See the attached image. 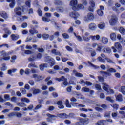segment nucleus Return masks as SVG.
Returning a JSON list of instances; mask_svg holds the SVG:
<instances>
[{"label": "nucleus", "instance_id": "obj_47", "mask_svg": "<svg viewBox=\"0 0 125 125\" xmlns=\"http://www.w3.org/2000/svg\"><path fill=\"white\" fill-rule=\"evenodd\" d=\"M42 104H38V105H37L36 106V107L34 109V112H37V110H40V109H41V108H42Z\"/></svg>", "mask_w": 125, "mask_h": 125}, {"label": "nucleus", "instance_id": "obj_61", "mask_svg": "<svg viewBox=\"0 0 125 125\" xmlns=\"http://www.w3.org/2000/svg\"><path fill=\"white\" fill-rule=\"evenodd\" d=\"M97 13H98V15H99L100 16H103V11H102L101 10H98L97 11Z\"/></svg>", "mask_w": 125, "mask_h": 125}, {"label": "nucleus", "instance_id": "obj_53", "mask_svg": "<svg viewBox=\"0 0 125 125\" xmlns=\"http://www.w3.org/2000/svg\"><path fill=\"white\" fill-rule=\"evenodd\" d=\"M111 106L113 109H115V110H118L119 108V105H118L117 104H114L112 105H111Z\"/></svg>", "mask_w": 125, "mask_h": 125}, {"label": "nucleus", "instance_id": "obj_56", "mask_svg": "<svg viewBox=\"0 0 125 125\" xmlns=\"http://www.w3.org/2000/svg\"><path fill=\"white\" fill-rule=\"evenodd\" d=\"M4 31L6 34H8V35H10V34H11V32H10V30L7 28H4Z\"/></svg>", "mask_w": 125, "mask_h": 125}, {"label": "nucleus", "instance_id": "obj_3", "mask_svg": "<svg viewBox=\"0 0 125 125\" xmlns=\"http://www.w3.org/2000/svg\"><path fill=\"white\" fill-rule=\"evenodd\" d=\"M24 11V9L23 6L21 7H16L14 9V12L16 15H18V16H21L22 15V12Z\"/></svg>", "mask_w": 125, "mask_h": 125}, {"label": "nucleus", "instance_id": "obj_23", "mask_svg": "<svg viewBox=\"0 0 125 125\" xmlns=\"http://www.w3.org/2000/svg\"><path fill=\"white\" fill-rule=\"evenodd\" d=\"M62 101H59L57 102V104L59 105L58 108L59 109H64V105L62 104Z\"/></svg>", "mask_w": 125, "mask_h": 125}, {"label": "nucleus", "instance_id": "obj_51", "mask_svg": "<svg viewBox=\"0 0 125 125\" xmlns=\"http://www.w3.org/2000/svg\"><path fill=\"white\" fill-rule=\"evenodd\" d=\"M73 107H76L77 108H80V104L78 103H71Z\"/></svg>", "mask_w": 125, "mask_h": 125}, {"label": "nucleus", "instance_id": "obj_5", "mask_svg": "<svg viewBox=\"0 0 125 125\" xmlns=\"http://www.w3.org/2000/svg\"><path fill=\"white\" fill-rule=\"evenodd\" d=\"M70 5L72 6L73 10H77L78 9V1L77 0H72L70 1Z\"/></svg>", "mask_w": 125, "mask_h": 125}, {"label": "nucleus", "instance_id": "obj_4", "mask_svg": "<svg viewBox=\"0 0 125 125\" xmlns=\"http://www.w3.org/2000/svg\"><path fill=\"white\" fill-rule=\"evenodd\" d=\"M103 88L104 90H105V91L107 92L108 94H112V93H114V90L113 89L108 90V88H109V85L106 83H103Z\"/></svg>", "mask_w": 125, "mask_h": 125}, {"label": "nucleus", "instance_id": "obj_20", "mask_svg": "<svg viewBox=\"0 0 125 125\" xmlns=\"http://www.w3.org/2000/svg\"><path fill=\"white\" fill-rule=\"evenodd\" d=\"M109 42V41L108 40V38L104 37L102 38V42L104 44H107L108 42Z\"/></svg>", "mask_w": 125, "mask_h": 125}, {"label": "nucleus", "instance_id": "obj_43", "mask_svg": "<svg viewBox=\"0 0 125 125\" xmlns=\"http://www.w3.org/2000/svg\"><path fill=\"white\" fill-rule=\"evenodd\" d=\"M28 68H32V67L33 68H38V66L35 64V62H31L28 65Z\"/></svg>", "mask_w": 125, "mask_h": 125}, {"label": "nucleus", "instance_id": "obj_26", "mask_svg": "<svg viewBox=\"0 0 125 125\" xmlns=\"http://www.w3.org/2000/svg\"><path fill=\"white\" fill-rule=\"evenodd\" d=\"M16 71H17V69L16 68L10 69L8 70V74L10 75V76H13V75L12 74V73H15Z\"/></svg>", "mask_w": 125, "mask_h": 125}, {"label": "nucleus", "instance_id": "obj_49", "mask_svg": "<svg viewBox=\"0 0 125 125\" xmlns=\"http://www.w3.org/2000/svg\"><path fill=\"white\" fill-rule=\"evenodd\" d=\"M107 72H109L110 73H116L117 70H116L115 69L113 68H110L108 69L107 70Z\"/></svg>", "mask_w": 125, "mask_h": 125}, {"label": "nucleus", "instance_id": "obj_58", "mask_svg": "<svg viewBox=\"0 0 125 125\" xmlns=\"http://www.w3.org/2000/svg\"><path fill=\"white\" fill-rule=\"evenodd\" d=\"M49 37V35L46 34H44L42 35V38L44 40H47Z\"/></svg>", "mask_w": 125, "mask_h": 125}, {"label": "nucleus", "instance_id": "obj_30", "mask_svg": "<svg viewBox=\"0 0 125 125\" xmlns=\"http://www.w3.org/2000/svg\"><path fill=\"white\" fill-rule=\"evenodd\" d=\"M119 31L120 33L122 34V35H125V29L123 27H119Z\"/></svg>", "mask_w": 125, "mask_h": 125}, {"label": "nucleus", "instance_id": "obj_57", "mask_svg": "<svg viewBox=\"0 0 125 125\" xmlns=\"http://www.w3.org/2000/svg\"><path fill=\"white\" fill-rule=\"evenodd\" d=\"M95 87L97 90H101V86L98 84H96L95 85Z\"/></svg>", "mask_w": 125, "mask_h": 125}, {"label": "nucleus", "instance_id": "obj_39", "mask_svg": "<svg viewBox=\"0 0 125 125\" xmlns=\"http://www.w3.org/2000/svg\"><path fill=\"white\" fill-rule=\"evenodd\" d=\"M15 6V0H12L11 2L9 4L10 8H13Z\"/></svg>", "mask_w": 125, "mask_h": 125}, {"label": "nucleus", "instance_id": "obj_32", "mask_svg": "<svg viewBox=\"0 0 125 125\" xmlns=\"http://www.w3.org/2000/svg\"><path fill=\"white\" fill-rule=\"evenodd\" d=\"M81 120H82V124L83 125H87L89 123L88 118H85V119H83V118H81Z\"/></svg>", "mask_w": 125, "mask_h": 125}, {"label": "nucleus", "instance_id": "obj_35", "mask_svg": "<svg viewBox=\"0 0 125 125\" xmlns=\"http://www.w3.org/2000/svg\"><path fill=\"white\" fill-rule=\"evenodd\" d=\"M54 4H55V5H62L63 2L60 0H57L55 1Z\"/></svg>", "mask_w": 125, "mask_h": 125}, {"label": "nucleus", "instance_id": "obj_60", "mask_svg": "<svg viewBox=\"0 0 125 125\" xmlns=\"http://www.w3.org/2000/svg\"><path fill=\"white\" fill-rule=\"evenodd\" d=\"M42 57V54L41 53H38L36 56V59H41Z\"/></svg>", "mask_w": 125, "mask_h": 125}, {"label": "nucleus", "instance_id": "obj_64", "mask_svg": "<svg viewBox=\"0 0 125 125\" xmlns=\"http://www.w3.org/2000/svg\"><path fill=\"white\" fill-rule=\"evenodd\" d=\"M79 83H80V84H83V85H85V81L83 79H81Z\"/></svg>", "mask_w": 125, "mask_h": 125}, {"label": "nucleus", "instance_id": "obj_38", "mask_svg": "<svg viewBox=\"0 0 125 125\" xmlns=\"http://www.w3.org/2000/svg\"><path fill=\"white\" fill-rule=\"evenodd\" d=\"M49 63L50 66L52 67L53 66H54V65H55V60H54V59H52V60H51V61Z\"/></svg>", "mask_w": 125, "mask_h": 125}, {"label": "nucleus", "instance_id": "obj_40", "mask_svg": "<svg viewBox=\"0 0 125 125\" xmlns=\"http://www.w3.org/2000/svg\"><path fill=\"white\" fill-rule=\"evenodd\" d=\"M98 26L99 29H105V27H106V25L104 23H103L98 24Z\"/></svg>", "mask_w": 125, "mask_h": 125}, {"label": "nucleus", "instance_id": "obj_42", "mask_svg": "<svg viewBox=\"0 0 125 125\" xmlns=\"http://www.w3.org/2000/svg\"><path fill=\"white\" fill-rule=\"evenodd\" d=\"M29 33H30L31 35H34L35 34H38L39 32L36 29H30L29 30Z\"/></svg>", "mask_w": 125, "mask_h": 125}, {"label": "nucleus", "instance_id": "obj_55", "mask_svg": "<svg viewBox=\"0 0 125 125\" xmlns=\"http://www.w3.org/2000/svg\"><path fill=\"white\" fill-rule=\"evenodd\" d=\"M106 100L107 101H109V102H111V103H113L114 102V100L112 98V97L108 96L106 97Z\"/></svg>", "mask_w": 125, "mask_h": 125}, {"label": "nucleus", "instance_id": "obj_59", "mask_svg": "<svg viewBox=\"0 0 125 125\" xmlns=\"http://www.w3.org/2000/svg\"><path fill=\"white\" fill-rule=\"evenodd\" d=\"M83 125V120L80 119V121L78 122L75 123V125Z\"/></svg>", "mask_w": 125, "mask_h": 125}, {"label": "nucleus", "instance_id": "obj_15", "mask_svg": "<svg viewBox=\"0 0 125 125\" xmlns=\"http://www.w3.org/2000/svg\"><path fill=\"white\" fill-rule=\"evenodd\" d=\"M32 90L33 91V94L35 95L37 94H39V93H41L42 91L39 89H36L35 88H32Z\"/></svg>", "mask_w": 125, "mask_h": 125}, {"label": "nucleus", "instance_id": "obj_19", "mask_svg": "<svg viewBox=\"0 0 125 125\" xmlns=\"http://www.w3.org/2000/svg\"><path fill=\"white\" fill-rule=\"evenodd\" d=\"M110 37L111 40H112V41H116V40H117V35L115 33H111L110 35Z\"/></svg>", "mask_w": 125, "mask_h": 125}, {"label": "nucleus", "instance_id": "obj_22", "mask_svg": "<svg viewBox=\"0 0 125 125\" xmlns=\"http://www.w3.org/2000/svg\"><path fill=\"white\" fill-rule=\"evenodd\" d=\"M44 59L45 62H46V63H49L53 58H51L50 56H47L44 57Z\"/></svg>", "mask_w": 125, "mask_h": 125}, {"label": "nucleus", "instance_id": "obj_2", "mask_svg": "<svg viewBox=\"0 0 125 125\" xmlns=\"http://www.w3.org/2000/svg\"><path fill=\"white\" fill-rule=\"evenodd\" d=\"M94 20V15L92 13H88L84 18V21L86 23H89L90 21Z\"/></svg>", "mask_w": 125, "mask_h": 125}, {"label": "nucleus", "instance_id": "obj_45", "mask_svg": "<svg viewBox=\"0 0 125 125\" xmlns=\"http://www.w3.org/2000/svg\"><path fill=\"white\" fill-rule=\"evenodd\" d=\"M119 91H120V92L123 93L124 95H125V86H122Z\"/></svg>", "mask_w": 125, "mask_h": 125}, {"label": "nucleus", "instance_id": "obj_29", "mask_svg": "<svg viewBox=\"0 0 125 125\" xmlns=\"http://www.w3.org/2000/svg\"><path fill=\"white\" fill-rule=\"evenodd\" d=\"M16 59H17V57L16 55H13L11 58L10 62L11 63H15V61Z\"/></svg>", "mask_w": 125, "mask_h": 125}, {"label": "nucleus", "instance_id": "obj_33", "mask_svg": "<svg viewBox=\"0 0 125 125\" xmlns=\"http://www.w3.org/2000/svg\"><path fill=\"white\" fill-rule=\"evenodd\" d=\"M90 89L86 87H83L82 88L81 91L82 92H89Z\"/></svg>", "mask_w": 125, "mask_h": 125}, {"label": "nucleus", "instance_id": "obj_14", "mask_svg": "<svg viewBox=\"0 0 125 125\" xmlns=\"http://www.w3.org/2000/svg\"><path fill=\"white\" fill-rule=\"evenodd\" d=\"M51 52L52 53V54H54V55H58L59 56H61V55H62L61 54V53L60 52V51L57 50L55 49H53L51 50Z\"/></svg>", "mask_w": 125, "mask_h": 125}, {"label": "nucleus", "instance_id": "obj_16", "mask_svg": "<svg viewBox=\"0 0 125 125\" xmlns=\"http://www.w3.org/2000/svg\"><path fill=\"white\" fill-rule=\"evenodd\" d=\"M0 15H1L4 19H7V18H8V15L4 11L0 12Z\"/></svg>", "mask_w": 125, "mask_h": 125}, {"label": "nucleus", "instance_id": "obj_63", "mask_svg": "<svg viewBox=\"0 0 125 125\" xmlns=\"http://www.w3.org/2000/svg\"><path fill=\"white\" fill-rule=\"evenodd\" d=\"M31 0H29L26 2L25 4H26V5L28 6V7L30 8V7H31Z\"/></svg>", "mask_w": 125, "mask_h": 125}, {"label": "nucleus", "instance_id": "obj_24", "mask_svg": "<svg viewBox=\"0 0 125 125\" xmlns=\"http://www.w3.org/2000/svg\"><path fill=\"white\" fill-rule=\"evenodd\" d=\"M111 51H112V50L109 47L104 48L103 49V52L105 53H111Z\"/></svg>", "mask_w": 125, "mask_h": 125}, {"label": "nucleus", "instance_id": "obj_48", "mask_svg": "<svg viewBox=\"0 0 125 125\" xmlns=\"http://www.w3.org/2000/svg\"><path fill=\"white\" fill-rule=\"evenodd\" d=\"M4 98L5 100H6V101H8V100H10V96L8 94H5L4 95Z\"/></svg>", "mask_w": 125, "mask_h": 125}, {"label": "nucleus", "instance_id": "obj_46", "mask_svg": "<svg viewBox=\"0 0 125 125\" xmlns=\"http://www.w3.org/2000/svg\"><path fill=\"white\" fill-rule=\"evenodd\" d=\"M68 115L67 119H75V114L73 113H70Z\"/></svg>", "mask_w": 125, "mask_h": 125}, {"label": "nucleus", "instance_id": "obj_28", "mask_svg": "<svg viewBox=\"0 0 125 125\" xmlns=\"http://www.w3.org/2000/svg\"><path fill=\"white\" fill-rule=\"evenodd\" d=\"M116 100L117 101H123V98L122 97V94H119L116 96Z\"/></svg>", "mask_w": 125, "mask_h": 125}, {"label": "nucleus", "instance_id": "obj_12", "mask_svg": "<svg viewBox=\"0 0 125 125\" xmlns=\"http://www.w3.org/2000/svg\"><path fill=\"white\" fill-rule=\"evenodd\" d=\"M57 117L61 119H68V115L66 113H60L57 114Z\"/></svg>", "mask_w": 125, "mask_h": 125}, {"label": "nucleus", "instance_id": "obj_8", "mask_svg": "<svg viewBox=\"0 0 125 125\" xmlns=\"http://www.w3.org/2000/svg\"><path fill=\"white\" fill-rule=\"evenodd\" d=\"M117 23V16L115 15H113L111 17V19L109 20V24L111 26H114V25H116Z\"/></svg>", "mask_w": 125, "mask_h": 125}, {"label": "nucleus", "instance_id": "obj_34", "mask_svg": "<svg viewBox=\"0 0 125 125\" xmlns=\"http://www.w3.org/2000/svg\"><path fill=\"white\" fill-rule=\"evenodd\" d=\"M17 106H19V107H26V104L22 102H20V103H17Z\"/></svg>", "mask_w": 125, "mask_h": 125}, {"label": "nucleus", "instance_id": "obj_17", "mask_svg": "<svg viewBox=\"0 0 125 125\" xmlns=\"http://www.w3.org/2000/svg\"><path fill=\"white\" fill-rule=\"evenodd\" d=\"M73 74H75L76 77H78V78H83V74L77 72V70H74L73 71Z\"/></svg>", "mask_w": 125, "mask_h": 125}, {"label": "nucleus", "instance_id": "obj_1", "mask_svg": "<svg viewBox=\"0 0 125 125\" xmlns=\"http://www.w3.org/2000/svg\"><path fill=\"white\" fill-rule=\"evenodd\" d=\"M13 53V51H10L8 52H6L5 50H2L0 51V54L3 58H1L0 57V61H2V60H4L5 61H7L8 60H10V56L9 55H11Z\"/></svg>", "mask_w": 125, "mask_h": 125}, {"label": "nucleus", "instance_id": "obj_6", "mask_svg": "<svg viewBox=\"0 0 125 125\" xmlns=\"http://www.w3.org/2000/svg\"><path fill=\"white\" fill-rule=\"evenodd\" d=\"M32 78L34 79L35 82H41L42 80H43L44 77H42V76H40L38 74H33Z\"/></svg>", "mask_w": 125, "mask_h": 125}, {"label": "nucleus", "instance_id": "obj_21", "mask_svg": "<svg viewBox=\"0 0 125 125\" xmlns=\"http://www.w3.org/2000/svg\"><path fill=\"white\" fill-rule=\"evenodd\" d=\"M11 37L13 41H17V40H18L20 38L19 35L13 34L11 35Z\"/></svg>", "mask_w": 125, "mask_h": 125}, {"label": "nucleus", "instance_id": "obj_18", "mask_svg": "<svg viewBox=\"0 0 125 125\" xmlns=\"http://www.w3.org/2000/svg\"><path fill=\"white\" fill-rule=\"evenodd\" d=\"M36 59H37V57L36 55L33 54L29 58H28V61L32 62V61H35Z\"/></svg>", "mask_w": 125, "mask_h": 125}, {"label": "nucleus", "instance_id": "obj_41", "mask_svg": "<svg viewBox=\"0 0 125 125\" xmlns=\"http://www.w3.org/2000/svg\"><path fill=\"white\" fill-rule=\"evenodd\" d=\"M21 102H26V103H30V100L27 98H22L21 99Z\"/></svg>", "mask_w": 125, "mask_h": 125}, {"label": "nucleus", "instance_id": "obj_11", "mask_svg": "<svg viewBox=\"0 0 125 125\" xmlns=\"http://www.w3.org/2000/svg\"><path fill=\"white\" fill-rule=\"evenodd\" d=\"M107 123V121L104 120H99L95 123V125H105Z\"/></svg>", "mask_w": 125, "mask_h": 125}, {"label": "nucleus", "instance_id": "obj_37", "mask_svg": "<svg viewBox=\"0 0 125 125\" xmlns=\"http://www.w3.org/2000/svg\"><path fill=\"white\" fill-rule=\"evenodd\" d=\"M62 87H65V86H67L68 85V79H66L65 81L61 84Z\"/></svg>", "mask_w": 125, "mask_h": 125}, {"label": "nucleus", "instance_id": "obj_25", "mask_svg": "<svg viewBox=\"0 0 125 125\" xmlns=\"http://www.w3.org/2000/svg\"><path fill=\"white\" fill-rule=\"evenodd\" d=\"M100 73L102 74V75H103L104 77H107L108 76H111V73H110V72L101 71Z\"/></svg>", "mask_w": 125, "mask_h": 125}, {"label": "nucleus", "instance_id": "obj_27", "mask_svg": "<svg viewBox=\"0 0 125 125\" xmlns=\"http://www.w3.org/2000/svg\"><path fill=\"white\" fill-rule=\"evenodd\" d=\"M114 45L116 48H117L118 50H122V45L119 42H116Z\"/></svg>", "mask_w": 125, "mask_h": 125}, {"label": "nucleus", "instance_id": "obj_9", "mask_svg": "<svg viewBox=\"0 0 125 125\" xmlns=\"http://www.w3.org/2000/svg\"><path fill=\"white\" fill-rule=\"evenodd\" d=\"M79 16H80V14L77 12H72L70 13V17L74 19H77Z\"/></svg>", "mask_w": 125, "mask_h": 125}, {"label": "nucleus", "instance_id": "obj_54", "mask_svg": "<svg viewBox=\"0 0 125 125\" xmlns=\"http://www.w3.org/2000/svg\"><path fill=\"white\" fill-rule=\"evenodd\" d=\"M24 73L26 75H29L31 73V70L29 68H27L25 69Z\"/></svg>", "mask_w": 125, "mask_h": 125}, {"label": "nucleus", "instance_id": "obj_7", "mask_svg": "<svg viewBox=\"0 0 125 125\" xmlns=\"http://www.w3.org/2000/svg\"><path fill=\"white\" fill-rule=\"evenodd\" d=\"M90 34L89 33L86 32L82 35V38L84 42H89V41H90L91 37L89 36Z\"/></svg>", "mask_w": 125, "mask_h": 125}, {"label": "nucleus", "instance_id": "obj_50", "mask_svg": "<svg viewBox=\"0 0 125 125\" xmlns=\"http://www.w3.org/2000/svg\"><path fill=\"white\" fill-rule=\"evenodd\" d=\"M15 116H16V113L15 112H12L8 114L9 118H13V117H15Z\"/></svg>", "mask_w": 125, "mask_h": 125}, {"label": "nucleus", "instance_id": "obj_31", "mask_svg": "<svg viewBox=\"0 0 125 125\" xmlns=\"http://www.w3.org/2000/svg\"><path fill=\"white\" fill-rule=\"evenodd\" d=\"M67 78H65V76H62L61 78H56V81L58 82H64V81L66 80Z\"/></svg>", "mask_w": 125, "mask_h": 125}, {"label": "nucleus", "instance_id": "obj_44", "mask_svg": "<svg viewBox=\"0 0 125 125\" xmlns=\"http://www.w3.org/2000/svg\"><path fill=\"white\" fill-rule=\"evenodd\" d=\"M74 36L79 42H82V41H83V39L81 36L76 35L75 33H74Z\"/></svg>", "mask_w": 125, "mask_h": 125}, {"label": "nucleus", "instance_id": "obj_10", "mask_svg": "<svg viewBox=\"0 0 125 125\" xmlns=\"http://www.w3.org/2000/svg\"><path fill=\"white\" fill-rule=\"evenodd\" d=\"M88 28L89 30H91V31H94L95 30H96L97 25H96L94 23H91L88 25Z\"/></svg>", "mask_w": 125, "mask_h": 125}, {"label": "nucleus", "instance_id": "obj_36", "mask_svg": "<svg viewBox=\"0 0 125 125\" xmlns=\"http://www.w3.org/2000/svg\"><path fill=\"white\" fill-rule=\"evenodd\" d=\"M97 60L99 62H101V63H103V64L105 63V62H106L105 61V59H102V58L101 57H99L97 58Z\"/></svg>", "mask_w": 125, "mask_h": 125}, {"label": "nucleus", "instance_id": "obj_13", "mask_svg": "<svg viewBox=\"0 0 125 125\" xmlns=\"http://www.w3.org/2000/svg\"><path fill=\"white\" fill-rule=\"evenodd\" d=\"M90 38L92 41H99L100 40V36L99 35H90Z\"/></svg>", "mask_w": 125, "mask_h": 125}, {"label": "nucleus", "instance_id": "obj_52", "mask_svg": "<svg viewBox=\"0 0 125 125\" xmlns=\"http://www.w3.org/2000/svg\"><path fill=\"white\" fill-rule=\"evenodd\" d=\"M88 64H89V66H90L91 67H92L94 69H97V66H96V65H94L93 64H92V63H91L89 61L88 62Z\"/></svg>", "mask_w": 125, "mask_h": 125}, {"label": "nucleus", "instance_id": "obj_62", "mask_svg": "<svg viewBox=\"0 0 125 125\" xmlns=\"http://www.w3.org/2000/svg\"><path fill=\"white\" fill-rule=\"evenodd\" d=\"M1 71H6V66H5V63L2 64V67L1 68Z\"/></svg>", "mask_w": 125, "mask_h": 125}]
</instances>
